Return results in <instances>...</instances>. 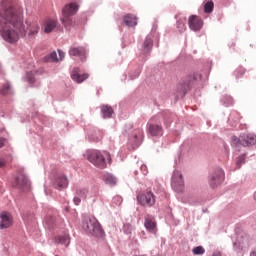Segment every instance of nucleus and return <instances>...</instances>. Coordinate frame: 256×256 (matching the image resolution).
Wrapping results in <instances>:
<instances>
[{"mask_svg": "<svg viewBox=\"0 0 256 256\" xmlns=\"http://www.w3.org/2000/svg\"><path fill=\"white\" fill-rule=\"evenodd\" d=\"M0 167H5V160L0 159Z\"/></svg>", "mask_w": 256, "mask_h": 256, "instance_id": "nucleus-37", "label": "nucleus"}, {"mask_svg": "<svg viewBox=\"0 0 256 256\" xmlns=\"http://www.w3.org/2000/svg\"><path fill=\"white\" fill-rule=\"evenodd\" d=\"M148 133L152 137H159V135H163V127L159 124H153V120H150L148 123Z\"/></svg>", "mask_w": 256, "mask_h": 256, "instance_id": "nucleus-14", "label": "nucleus"}, {"mask_svg": "<svg viewBox=\"0 0 256 256\" xmlns=\"http://www.w3.org/2000/svg\"><path fill=\"white\" fill-rule=\"evenodd\" d=\"M101 113H102L104 119H109L111 117V115H113V108H111L108 105L102 106Z\"/></svg>", "mask_w": 256, "mask_h": 256, "instance_id": "nucleus-23", "label": "nucleus"}, {"mask_svg": "<svg viewBox=\"0 0 256 256\" xmlns=\"http://www.w3.org/2000/svg\"><path fill=\"white\" fill-rule=\"evenodd\" d=\"M193 255H203L205 253V248L203 246H197L192 249Z\"/></svg>", "mask_w": 256, "mask_h": 256, "instance_id": "nucleus-29", "label": "nucleus"}, {"mask_svg": "<svg viewBox=\"0 0 256 256\" xmlns=\"http://www.w3.org/2000/svg\"><path fill=\"white\" fill-rule=\"evenodd\" d=\"M0 34L6 43H17L19 37H25L27 30L23 23V10L7 1L0 7Z\"/></svg>", "mask_w": 256, "mask_h": 256, "instance_id": "nucleus-1", "label": "nucleus"}, {"mask_svg": "<svg viewBox=\"0 0 256 256\" xmlns=\"http://www.w3.org/2000/svg\"><path fill=\"white\" fill-rule=\"evenodd\" d=\"M55 243H58L59 245H64V247H69V244L71 243V238L69 237V234L58 235L55 238Z\"/></svg>", "mask_w": 256, "mask_h": 256, "instance_id": "nucleus-16", "label": "nucleus"}, {"mask_svg": "<svg viewBox=\"0 0 256 256\" xmlns=\"http://www.w3.org/2000/svg\"><path fill=\"white\" fill-rule=\"evenodd\" d=\"M144 47V53H149L153 47V39L150 37H147L143 44Z\"/></svg>", "mask_w": 256, "mask_h": 256, "instance_id": "nucleus-26", "label": "nucleus"}, {"mask_svg": "<svg viewBox=\"0 0 256 256\" xmlns=\"http://www.w3.org/2000/svg\"><path fill=\"white\" fill-rule=\"evenodd\" d=\"M45 63H59V58L57 57V52H51L44 57Z\"/></svg>", "mask_w": 256, "mask_h": 256, "instance_id": "nucleus-22", "label": "nucleus"}, {"mask_svg": "<svg viewBox=\"0 0 256 256\" xmlns=\"http://www.w3.org/2000/svg\"><path fill=\"white\" fill-rule=\"evenodd\" d=\"M223 181H225V172L221 168L216 169L209 177V184L212 189L219 187Z\"/></svg>", "mask_w": 256, "mask_h": 256, "instance_id": "nucleus-8", "label": "nucleus"}, {"mask_svg": "<svg viewBox=\"0 0 256 256\" xmlns=\"http://www.w3.org/2000/svg\"><path fill=\"white\" fill-rule=\"evenodd\" d=\"M7 143V139H5V138H0V149L2 148V147H5V144Z\"/></svg>", "mask_w": 256, "mask_h": 256, "instance_id": "nucleus-35", "label": "nucleus"}, {"mask_svg": "<svg viewBox=\"0 0 256 256\" xmlns=\"http://www.w3.org/2000/svg\"><path fill=\"white\" fill-rule=\"evenodd\" d=\"M58 53H59L58 61H63V59H65V52L58 50Z\"/></svg>", "mask_w": 256, "mask_h": 256, "instance_id": "nucleus-34", "label": "nucleus"}, {"mask_svg": "<svg viewBox=\"0 0 256 256\" xmlns=\"http://www.w3.org/2000/svg\"><path fill=\"white\" fill-rule=\"evenodd\" d=\"M140 171H142V173L144 175H147L149 173L148 169H147V165H141L140 167Z\"/></svg>", "mask_w": 256, "mask_h": 256, "instance_id": "nucleus-33", "label": "nucleus"}, {"mask_svg": "<svg viewBox=\"0 0 256 256\" xmlns=\"http://www.w3.org/2000/svg\"><path fill=\"white\" fill-rule=\"evenodd\" d=\"M11 93V84L9 82H6L2 85L0 89V95H9Z\"/></svg>", "mask_w": 256, "mask_h": 256, "instance_id": "nucleus-27", "label": "nucleus"}, {"mask_svg": "<svg viewBox=\"0 0 256 256\" xmlns=\"http://www.w3.org/2000/svg\"><path fill=\"white\" fill-rule=\"evenodd\" d=\"M234 145H242V147H251L256 144V135L253 133H246L240 135L239 138L232 137Z\"/></svg>", "mask_w": 256, "mask_h": 256, "instance_id": "nucleus-5", "label": "nucleus"}, {"mask_svg": "<svg viewBox=\"0 0 256 256\" xmlns=\"http://www.w3.org/2000/svg\"><path fill=\"white\" fill-rule=\"evenodd\" d=\"M137 201L142 207H153L155 205V194L151 191L139 193L137 195Z\"/></svg>", "mask_w": 256, "mask_h": 256, "instance_id": "nucleus-6", "label": "nucleus"}, {"mask_svg": "<svg viewBox=\"0 0 256 256\" xmlns=\"http://www.w3.org/2000/svg\"><path fill=\"white\" fill-rule=\"evenodd\" d=\"M27 31L29 37H33V35H37L39 33V24L37 22H32L28 24Z\"/></svg>", "mask_w": 256, "mask_h": 256, "instance_id": "nucleus-21", "label": "nucleus"}, {"mask_svg": "<svg viewBox=\"0 0 256 256\" xmlns=\"http://www.w3.org/2000/svg\"><path fill=\"white\" fill-rule=\"evenodd\" d=\"M142 139H143V129L138 128L133 133V139H132L133 145H135L136 147L139 146Z\"/></svg>", "mask_w": 256, "mask_h": 256, "instance_id": "nucleus-17", "label": "nucleus"}, {"mask_svg": "<svg viewBox=\"0 0 256 256\" xmlns=\"http://www.w3.org/2000/svg\"><path fill=\"white\" fill-rule=\"evenodd\" d=\"M171 187L176 193L183 192L185 189V182L183 181V174L179 170L173 172Z\"/></svg>", "mask_w": 256, "mask_h": 256, "instance_id": "nucleus-7", "label": "nucleus"}, {"mask_svg": "<svg viewBox=\"0 0 256 256\" xmlns=\"http://www.w3.org/2000/svg\"><path fill=\"white\" fill-rule=\"evenodd\" d=\"M87 159L90 163H92V165L98 167V169H105V167H107V162H105V159L111 161V154H109L108 152L92 150L88 151Z\"/></svg>", "mask_w": 256, "mask_h": 256, "instance_id": "nucleus-3", "label": "nucleus"}, {"mask_svg": "<svg viewBox=\"0 0 256 256\" xmlns=\"http://www.w3.org/2000/svg\"><path fill=\"white\" fill-rule=\"evenodd\" d=\"M83 229L94 237H103V229L95 217L86 218L83 222Z\"/></svg>", "mask_w": 256, "mask_h": 256, "instance_id": "nucleus-4", "label": "nucleus"}, {"mask_svg": "<svg viewBox=\"0 0 256 256\" xmlns=\"http://www.w3.org/2000/svg\"><path fill=\"white\" fill-rule=\"evenodd\" d=\"M71 57H80L81 61H85L86 51L84 47H72L69 50Z\"/></svg>", "mask_w": 256, "mask_h": 256, "instance_id": "nucleus-15", "label": "nucleus"}, {"mask_svg": "<svg viewBox=\"0 0 256 256\" xmlns=\"http://www.w3.org/2000/svg\"><path fill=\"white\" fill-rule=\"evenodd\" d=\"M182 25V29H185V24H181Z\"/></svg>", "mask_w": 256, "mask_h": 256, "instance_id": "nucleus-38", "label": "nucleus"}, {"mask_svg": "<svg viewBox=\"0 0 256 256\" xmlns=\"http://www.w3.org/2000/svg\"><path fill=\"white\" fill-rule=\"evenodd\" d=\"M147 231H150V233H155V222L153 221V218H146L144 223Z\"/></svg>", "mask_w": 256, "mask_h": 256, "instance_id": "nucleus-24", "label": "nucleus"}, {"mask_svg": "<svg viewBox=\"0 0 256 256\" xmlns=\"http://www.w3.org/2000/svg\"><path fill=\"white\" fill-rule=\"evenodd\" d=\"M74 203L75 205H79L81 203V197L80 196L74 197Z\"/></svg>", "mask_w": 256, "mask_h": 256, "instance_id": "nucleus-36", "label": "nucleus"}, {"mask_svg": "<svg viewBox=\"0 0 256 256\" xmlns=\"http://www.w3.org/2000/svg\"><path fill=\"white\" fill-rule=\"evenodd\" d=\"M188 25L192 31H201V27H203V20L195 15H192L189 17Z\"/></svg>", "mask_w": 256, "mask_h": 256, "instance_id": "nucleus-11", "label": "nucleus"}, {"mask_svg": "<svg viewBox=\"0 0 256 256\" xmlns=\"http://www.w3.org/2000/svg\"><path fill=\"white\" fill-rule=\"evenodd\" d=\"M68 185H69V181L67 180V176H65L64 174H58L55 177V180H54L55 189H58L59 191H61V189H67Z\"/></svg>", "mask_w": 256, "mask_h": 256, "instance_id": "nucleus-10", "label": "nucleus"}, {"mask_svg": "<svg viewBox=\"0 0 256 256\" xmlns=\"http://www.w3.org/2000/svg\"><path fill=\"white\" fill-rule=\"evenodd\" d=\"M71 79L75 81V83H83V81H86V79H89V74L84 73L81 74V69L74 68L71 73Z\"/></svg>", "mask_w": 256, "mask_h": 256, "instance_id": "nucleus-12", "label": "nucleus"}, {"mask_svg": "<svg viewBox=\"0 0 256 256\" xmlns=\"http://www.w3.org/2000/svg\"><path fill=\"white\" fill-rule=\"evenodd\" d=\"M78 11L79 5L75 2L68 3L63 7L61 22L66 29H71V27H74L73 18L71 17H73V15H75Z\"/></svg>", "mask_w": 256, "mask_h": 256, "instance_id": "nucleus-2", "label": "nucleus"}, {"mask_svg": "<svg viewBox=\"0 0 256 256\" xmlns=\"http://www.w3.org/2000/svg\"><path fill=\"white\" fill-rule=\"evenodd\" d=\"M27 183H29V180L27 179V176H25V174H19L15 179V185L19 189H21V187H25Z\"/></svg>", "mask_w": 256, "mask_h": 256, "instance_id": "nucleus-20", "label": "nucleus"}, {"mask_svg": "<svg viewBox=\"0 0 256 256\" xmlns=\"http://www.w3.org/2000/svg\"><path fill=\"white\" fill-rule=\"evenodd\" d=\"M104 181L106 185H110L111 187L117 185V178L111 174L106 175Z\"/></svg>", "mask_w": 256, "mask_h": 256, "instance_id": "nucleus-25", "label": "nucleus"}, {"mask_svg": "<svg viewBox=\"0 0 256 256\" xmlns=\"http://www.w3.org/2000/svg\"><path fill=\"white\" fill-rule=\"evenodd\" d=\"M213 9H215L213 1H208L204 4V13H213Z\"/></svg>", "mask_w": 256, "mask_h": 256, "instance_id": "nucleus-28", "label": "nucleus"}, {"mask_svg": "<svg viewBox=\"0 0 256 256\" xmlns=\"http://www.w3.org/2000/svg\"><path fill=\"white\" fill-rule=\"evenodd\" d=\"M27 79H28V83H35V77L33 76V74L28 73Z\"/></svg>", "mask_w": 256, "mask_h": 256, "instance_id": "nucleus-32", "label": "nucleus"}, {"mask_svg": "<svg viewBox=\"0 0 256 256\" xmlns=\"http://www.w3.org/2000/svg\"><path fill=\"white\" fill-rule=\"evenodd\" d=\"M57 27V20L48 19L44 22V33H51Z\"/></svg>", "mask_w": 256, "mask_h": 256, "instance_id": "nucleus-18", "label": "nucleus"}, {"mask_svg": "<svg viewBox=\"0 0 256 256\" xmlns=\"http://www.w3.org/2000/svg\"><path fill=\"white\" fill-rule=\"evenodd\" d=\"M243 163H245V154H242L238 157V159L236 161L237 169H240L241 165H243Z\"/></svg>", "mask_w": 256, "mask_h": 256, "instance_id": "nucleus-31", "label": "nucleus"}, {"mask_svg": "<svg viewBox=\"0 0 256 256\" xmlns=\"http://www.w3.org/2000/svg\"><path fill=\"white\" fill-rule=\"evenodd\" d=\"M0 229H9L11 225H13V218L11 217V214L8 212H2L0 214Z\"/></svg>", "mask_w": 256, "mask_h": 256, "instance_id": "nucleus-13", "label": "nucleus"}, {"mask_svg": "<svg viewBox=\"0 0 256 256\" xmlns=\"http://www.w3.org/2000/svg\"><path fill=\"white\" fill-rule=\"evenodd\" d=\"M76 195L81 199H92V201L95 202V199H97V196L99 195V190L94 189L89 191L87 188H80L76 191Z\"/></svg>", "mask_w": 256, "mask_h": 256, "instance_id": "nucleus-9", "label": "nucleus"}, {"mask_svg": "<svg viewBox=\"0 0 256 256\" xmlns=\"http://www.w3.org/2000/svg\"><path fill=\"white\" fill-rule=\"evenodd\" d=\"M124 23L127 27H135L137 25V17L133 14H127L124 16Z\"/></svg>", "mask_w": 256, "mask_h": 256, "instance_id": "nucleus-19", "label": "nucleus"}, {"mask_svg": "<svg viewBox=\"0 0 256 256\" xmlns=\"http://www.w3.org/2000/svg\"><path fill=\"white\" fill-rule=\"evenodd\" d=\"M178 91H179L180 97H185V95H187V85H179Z\"/></svg>", "mask_w": 256, "mask_h": 256, "instance_id": "nucleus-30", "label": "nucleus"}]
</instances>
